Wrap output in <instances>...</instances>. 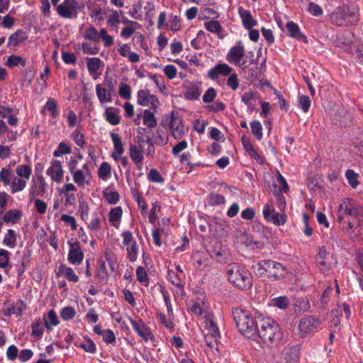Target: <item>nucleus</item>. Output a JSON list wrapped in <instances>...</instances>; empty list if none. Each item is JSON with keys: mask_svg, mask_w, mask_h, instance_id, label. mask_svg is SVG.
<instances>
[{"mask_svg": "<svg viewBox=\"0 0 363 363\" xmlns=\"http://www.w3.org/2000/svg\"><path fill=\"white\" fill-rule=\"evenodd\" d=\"M340 228L350 238L359 240L363 235V207L354 199L344 198L337 211Z\"/></svg>", "mask_w": 363, "mask_h": 363, "instance_id": "f257e3e1", "label": "nucleus"}, {"mask_svg": "<svg viewBox=\"0 0 363 363\" xmlns=\"http://www.w3.org/2000/svg\"><path fill=\"white\" fill-rule=\"evenodd\" d=\"M32 167L28 164H18L12 169L9 167L0 169V183L8 189L11 194L25 190L32 175Z\"/></svg>", "mask_w": 363, "mask_h": 363, "instance_id": "f03ea898", "label": "nucleus"}, {"mask_svg": "<svg viewBox=\"0 0 363 363\" xmlns=\"http://www.w3.org/2000/svg\"><path fill=\"white\" fill-rule=\"evenodd\" d=\"M228 280L236 288L242 291L251 289L253 279L250 272L243 265L231 263L227 266Z\"/></svg>", "mask_w": 363, "mask_h": 363, "instance_id": "7ed1b4c3", "label": "nucleus"}, {"mask_svg": "<svg viewBox=\"0 0 363 363\" xmlns=\"http://www.w3.org/2000/svg\"><path fill=\"white\" fill-rule=\"evenodd\" d=\"M264 343L273 344L281 338L280 328L273 319L263 318L257 321L256 333Z\"/></svg>", "mask_w": 363, "mask_h": 363, "instance_id": "20e7f679", "label": "nucleus"}, {"mask_svg": "<svg viewBox=\"0 0 363 363\" xmlns=\"http://www.w3.org/2000/svg\"><path fill=\"white\" fill-rule=\"evenodd\" d=\"M233 315L239 332L247 337H252L256 334L257 321L251 313L244 309H233Z\"/></svg>", "mask_w": 363, "mask_h": 363, "instance_id": "39448f33", "label": "nucleus"}, {"mask_svg": "<svg viewBox=\"0 0 363 363\" xmlns=\"http://www.w3.org/2000/svg\"><path fill=\"white\" fill-rule=\"evenodd\" d=\"M122 239L121 248L125 253V258L131 263L135 262L140 254V245L133 233L125 230L121 233Z\"/></svg>", "mask_w": 363, "mask_h": 363, "instance_id": "423d86ee", "label": "nucleus"}, {"mask_svg": "<svg viewBox=\"0 0 363 363\" xmlns=\"http://www.w3.org/2000/svg\"><path fill=\"white\" fill-rule=\"evenodd\" d=\"M110 136L113 145V150L111 152V157L115 162H120L123 167H127L129 165L128 158L127 156L122 157L125 152V148L121 136L114 132H111Z\"/></svg>", "mask_w": 363, "mask_h": 363, "instance_id": "0eeeda50", "label": "nucleus"}, {"mask_svg": "<svg viewBox=\"0 0 363 363\" xmlns=\"http://www.w3.org/2000/svg\"><path fill=\"white\" fill-rule=\"evenodd\" d=\"M74 184L79 188H84L85 186H90L92 180V172L90 169L89 163H85L74 172L72 171L70 174Z\"/></svg>", "mask_w": 363, "mask_h": 363, "instance_id": "6e6552de", "label": "nucleus"}, {"mask_svg": "<svg viewBox=\"0 0 363 363\" xmlns=\"http://www.w3.org/2000/svg\"><path fill=\"white\" fill-rule=\"evenodd\" d=\"M245 50L243 43L241 40H238L235 45H233L226 55V60L231 65L243 67L246 63V60L241 62L245 56Z\"/></svg>", "mask_w": 363, "mask_h": 363, "instance_id": "1a4fd4ad", "label": "nucleus"}, {"mask_svg": "<svg viewBox=\"0 0 363 363\" xmlns=\"http://www.w3.org/2000/svg\"><path fill=\"white\" fill-rule=\"evenodd\" d=\"M171 135L176 140H179L186 133L183 120L178 113L172 112L168 123Z\"/></svg>", "mask_w": 363, "mask_h": 363, "instance_id": "9d476101", "label": "nucleus"}, {"mask_svg": "<svg viewBox=\"0 0 363 363\" xmlns=\"http://www.w3.org/2000/svg\"><path fill=\"white\" fill-rule=\"evenodd\" d=\"M79 4L77 0H64L57 5L56 11L63 18H74L77 16Z\"/></svg>", "mask_w": 363, "mask_h": 363, "instance_id": "9b49d317", "label": "nucleus"}, {"mask_svg": "<svg viewBox=\"0 0 363 363\" xmlns=\"http://www.w3.org/2000/svg\"><path fill=\"white\" fill-rule=\"evenodd\" d=\"M264 219L269 223L277 225H281L286 223V216L285 214L279 213L275 211L272 201L267 202L262 210Z\"/></svg>", "mask_w": 363, "mask_h": 363, "instance_id": "f8f14e48", "label": "nucleus"}, {"mask_svg": "<svg viewBox=\"0 0 363 363\" xmlns=\"http://www.w3.org/2000/svg\"><path fill=\"white\" fill-rule=\"evenodd\" d=\"M263 264H264L265 269L267 268L268 276L276 280L284 279L288 274L286 267L279 262L267 259V262L263 263Z\"/></svg>", "mask_w": 363, "mask_h": 363, "instance_id": "ddd939ff", "label": "nucleus"}, {"mask_svg": "<svg viewBox=\"0 0 363 363\" xmlns=\"http://www.w3.org/2000/svg\"><path fill=\"white\" fill-rule=\"evenodd\" d=\"M138 103L143 106H150V109L157 111L160 101L156 95L152 94L148 89H141L138 91Z\"/></svg>", "mask_w": 363, "mask_h": 363, "instance_id": "4468645a", "label": "nucleus"}, {"mask_svg": "<svg viewBox=\"0 0 363 363\" xmlns=\"http://www.w3.org/2000/svg\"><path fill=\"white\" fill-rule=\"evenodd\" d=\"M69 252L67 255V261L72 265L78 266L83 262L84 254L81 247L80 243L76 240L74 242L68 241Z\"/></svg>", "mask_w": 363, "mask_h": 363, "instance_id": "2eb2a0df", "label": "nucleus"}, {"mask_svg": "<svg viewBox=\"0 0 363 363\" xmlns=\"http://www.w3.org/2000/svg\"><path fill=\"white\" fill-rule=\"evenodd\" d=\"M315 259L320 267V270L323 272H328L331 269L333 257V255L328 251L326 247L322 246L318 248Z\"/></svg>", "mask_w": 363, "mask_h": 363, "instance_id": "dca6fc26", "label": "nucleus"}, {"mask_svg": "<svg viewBox=\"0 0 363 363\" xmlns=\"http://www.w3.org/2000/svg\"><path fill=\"white\" fill-rule=\"evenodd\" d=\"M130 323L132 325L133 330L140 336L143 340L147 342L149 339L154 337L151 329L147 327L144 321L140 318L135 320L132 318H128Z\"/></svg>", "mask_w": 363, "mask_h": 363, "instance_id": "f3484780", "label": "nucleus"}, {"mask_svg": "<svg viewBox=\"0 0 363 363\" xmlns=\"http://www.w3.org/2000/svg\"><path fill=\"white\" fill-rule=\"evenodd\" d=\"M350 17L355 18L354 13H351L349 8L338 9L331 14V21L339 26H347L352 21Z\"/></svg>", "mask_w": 363, "mask_h": 363, "instance_id": "a211bd4d", "label": "nucleus"}, {"mask_svg": "<svg viewBox=\"0 0 363 363\" xmlns=\"http://www.w3.org/2000/svg\"><path fill=\"white\" fill-rule=\"evenodd\" d=\"M64 174L62 162L57 160H52L50 162V166L46 170V174L57 184H60L62 182Z\"/></svg>", "mask_w": 363, "mask_h": 363, "instance_id": "6ab92c4d", "label": "nucleus"}, {"mask_svg": "<svg viewBox=\"0 0 363 363\" xmlns=\"http://www.w3.org/2000/svg\"><path fill=\"white\" fill-rule=\"evenodd\" d=\"M286 35L298 41H301L305 44L308 43V40L305 34H303L301 29L299 26L292 21H288L285 26V30Z\"/></svg>", "mask_w": 363, "mask_h": 363, "instance_id": "aec40b11", "label": "nucleus"}, {"mask_svg": "<svg viewBox=\"0 0 363 363\" xmlns=\"http://www.w3.org/2000/svg\"><path fill=\"white\" fill-rule=\"evenodd\" d=\"M320 324V320L313 316L303 317L299 321V331L302 335L311 333L316 330Z\"/></svg>", "mask_w": 363, "mask_h": 363, "instance_id": "412c9836", "label": "nucleus"}, {"mask_svg": "<svg viewBox=\"0 0 363 363\" xmlns=\"http://www.w3.org/2000/svg\"><path fill=\"white\" fill-rule=\"evenodd\" d=\"M233 69L226 63H219L211 68L207 77L211 80H216L220 76L227 77L230 74Z\"/></svg>", "mask_w": 363, "mask_h": 363, "instance_id": "4be33fe9", "label": "nucleus"}, {"mask_svg": "<svg viewBox=\"0 0 363 363\" xmlns=\"http://www.w3.org/2000/svg\"><path fill=\"white\" fill-rule=\"evenodd\" d=\"M238 13L241 19L242 24L246 30H250V28L257 25V21L253 17L250 11L240 6L238 9Z\"/></svg>", "mask_w": 363, "mask_h": 363, "instance_id": "5701e85b", "label": "nucleus"}, {"mask_svg": "<svg viewBox=\"0 0 363 363\" xmlns=\"http://www.w3.org/2000/svg\"><path fill=\"white\" fill-rule=\"evenodd\" d=\"M86 65L89 74L92 78L94 80L99 79L101 75V72H99V70L100 67L104 66L103 61L99 57L88 58Z\"/></svg>", "mask_w": 363, "mask_h": 363, "instance_id": "b1692460", "label": "nucleus"}, {"mask_svg": "<svg viewBox=\"0 0 363 363\" xmlns=\"http://www.w3.org/2000/svg\"><path fill=\"white\" fill-rule=\"evenodd\" d=\"M61 276L64 277L69 282L77 283L79 280V278L74 270L72 267L64 264L59 266L58 271L57 272V277H59Z\"/></svg>", "mask_w": 363, "mask_h": 363, "instance_id": "393cba45", "label": "nucleus"}, {"mask_svg": "<svg viewBox=\"0 0 363 363\" xmlns=\"http://www.w3.org/2000/svg\"><path fill=\"white\" fill-rule=\"evenodd\" d=\"M144 140L139 142V146L135 144H130L129 147V155L132 162L134 164L143 163L144 160L142 143Z\"/></svg>", "mask_w": 363, "mask_h": 363, "instance_id": "a878e982", "label": "nucleus"}, {"mask_svg": "<svg viewBox=\"0 0 363 363\" xmlns=\"http://www.w3.org/2000/svg\"><path fill=\"white\" fill-rule=\"evenodd\" d=\"M123 211L121 206L111 208L108 213V222L110 225L116 229L120 228Z\"/></svg>", "mask_w": 363, "mask_h": 363, "instance_id": "bb28decb", "label": "nucleus"}, {"mask_svg": "<svg viewBox=\"0 0 363 363\" xmlns=\"http://www.w3.org/2000/svg\"><path fill=\"white\" fill-rule=\"evenodd\" d=\"M102 193L104 199L110 205H115L120 200L119 193L115 189L113 184H111L108 187L105 188Z\"/></svg>", "mask_w": 363, "mask_h": 363, "instance_id": "cd10ccee", "label": "nucleus"}, {"mask_svg": "<svg viewBox=\"0 0 363 363\" xmlns=\"http://www.w3.org/2000/svg\"><path fill=\"white\" fill-rule=\"evenodd\" d=\"M119 55L123 57H126L131 63L138 62L140 60V55L132 52L130 46L128 44H123L118 50Z\"/></svg>", "mask_w": 363, "mask_h": 363, "instance_id": "c85d7f7f", "label": "nucleus"}, {"mask_svg": "<svg viewBox=\"0 0 363 363\" xmlns=\"http://www.w3.org/2000/svg\"><path fill=\"white\" fill-rule=\"evenodd\" d=\"M96 94L99 102L102 105L106 103L112 102L113 96L115 95L99 84H96Z\"/></svg>", "mask_w": 363, "mask_h": 363, "instance_id": "c756f323", "label": "nucleus"}, {"mask_svg": "<svg viewBox=\"0 0 363 363\" xmlns=\"http://www.w3.org/2000/svg\"><path fill=\"white\" fill-rule=\"evenodd\" d=\"M28 38L26 33L21 30L18 29L15 33L11 34L8 39V47H16L20 43H23Z\"/></svg>", "mask_w": 363, "mask_h": 363, "instance_id": "7c9ffc66", "label": "nucleus"}, {"mask_svg": "<svg viewBox=\"0 0 363 363\" xmlns=\"http://www.w3.org/2000/svg\"><path fill=\"white\" fill-rule=\"evenodd\" d=\"M119 110L115 107H106L104 117L108 123L112 125H116L120 123L121 116Z\"/></svg>", "mask_w": 363, "mask_h": 363, "instance_id": "2f4dec72", "label": "nucleus"}, {"mask_svg": "<svg viewBox=\"0 0 363 363\" xmlns=\"http://www.w3.org/2000/svg\"><path fill=\"white\" fill-rule=\"evenodd\" d=\"M205 329L207 330V334L213 335L214 337H220V334L217 324L213 320L212 314H207L205 315Z\"/></svg>", "mask_w": 363, "mask_h": 363, "instance_id": "473e14b6", "label": "nucleus"}, {"mask_svg": "<svg viewBox=\"0 0 363 363\" xmlns=\"http://www.w3.org/2000/svg\"><path fill=\"white\" fill-rule=\"evenodd\" d=\"M157 111H152L151 109H145L142 113L143 123L144 125L154 128L157 125V119L155 116V113Z\"/></svg>", "mask_w": 363, "mask_h": 363, "instance_id": "72a5a7b5", "label": "nucleus"}, {"mask_svg": "<svg viewBox=\"0 0 363 363\" xmlns=\"http://www.w3.org/2000/svg\"><path fill=\"white\" fill-rule=\"evenodd\" d=\"M43 322L45 327L48 331H51L52 327L57 326L60 323L57 313L54 309L48 311L47 316H43Z\"/></svg>", "mask_w": 363, "mask_h": 363, "instance_id": "f704fd0d", "label": "nucleus"}, {"mask_svg": "<svg viewBox=\"0 0 363 363\" xmlns=\"http://www.w3.org/2000/svg\"><path fill=\"white\" fill-rule=\"evenodd\" d=\"M205 28L213 33H216L219 38L223 39L225 35L223 33V27L218 21H208L204 23Z\"/></svg>", "mask_w": 363, "mask_h": 363, "instance_id": "c9c22d12", "label": "nucleus"}, {"mask_svg": "<svg viewBox=\"0 0 363 363\" xmlns=\"http://www.w3.org/2000/svg\"><path fill=\"white\" fill-rule=\"evenodd\" d=\"M82 37L86 40H89L93 43H99V31L94 26L89 25L84 30Z\"/></svg>", "mask_w": 363, "mask_h": 363, "instance_id": "e433bc0d", "label": "nucleus"}, {"mask_svg": "<svg viewBox=\"0 0 363 363\" xmlns=\"http://www.w3.org/2000/svg\"><path fill=\"white\" fill-rule=\"evenodd\" d=\"M111 165L107 162H103L98 168L97 176L99 179L106 182L111 177Z\"/></svg>", "mask_w": 363, "mask_h": 363, "instance_id": "4c0bfd02", "label": "nucleus"}, {"mask_svg": "<svg viewBox=\"0 0 363 363\" xmlns=\"http://www.w3.org/2000/svg\"><path fill=\"white\" fill-rule=\"evenodd\" d=\"M201 94L200 86L196 84H191L186 86L184 91V97L188 100H197Z\"/></svg>", "mask_w": 363, "mask_h": 363, "instance_id": "58836bf2", "label": "nucleus"}, {"mask_svg": "<svg viewBox=\"0 0 363 363\" xmlns=\"http://www.w3.org/2000/svg\"><path fill=\"white\" fill-rule=\"evenodd\" d=\"M2 243L11 249L15 248L17 245V233L13 229H9L4 235Z\"/></svg>", "mask_w": 363, "mask_h": 363, "instance_id": "ea45409f", "label": "nucleus"}, {"mask_svg": "<svg viewBox=\"0 0 363 363\" xmlns=\"http://www.w3.org/2000/svg\"><path fill=\"white\" fill-rule=\"evenodd\" d=\"M184 276L180 275L178 272H175L173 269L167 270V279L171 282L172 284L177 286L179 289H184V284L182 282V279H184Z\"/></svg>", "mask_w": 363, "mask_h": 363, "instance_id": "a19ab883", "label": "nucleus"}, {"mask_svg": "<svg viewBox=\"0 0 363 363\" xmlns=\"http://www.w3.org/2000/svg\"><path fill=\"white\" fill-rule=\"evenodd\" d=\"M88 9L90 11V16L95 20H104L105 12L99 4L94 2L88 5Z\"/></svg>", "mask_w": 363, "mask_h": 363, "instance_id": "79ce46f5", "label": "nucleus"}, {"mask_svg": "<svg viewBox=\"0 0 363 363\" xmlns=\"http://www.w3.org/2000/svg\"><path fill=\"white\" fill-rule=\"evenodd\" d=\"M23 216L22 211L18 209H12L6 211L3 216V220L5 223L15 224Z\"/></svg>", "mask_w": 363, "mask_h": 363, "instance_id": "37998d69", "label": "nucleus"}, {"mask_svg": "<svg viewBox=\"0 0 363 363\" xmlns=\"http://www.w3.org/2000/svg\"><path fill=\"white\" fill-rule=\"evenodd\" d=\"M4 135H6L7 139L5 140L8 142L15 141L17 138V132L10 130L5 121L0 119V138Z\"/></svg>", "mask_w": 363, "mask_h": 363, "instance_id": "c03bdc74", "label": "nucleus"}, {"mask_svg": "<svg viewBox=\"0 0 363 363\" xmlns=\"http://www.w3.org/2000/svg\"><path fill=\"white\" fill-rule=\"evenodd\" d=\"M87 228L93 231H98L101 228V218L100 213L95 211L91 213V219L87 223Z\"/></svg>", "mask_w": 363, "mask_h": 363, "instance_id": "a18cd8bd", "label": "nucleus"}, {"mask_svg": "<svg viewBox=\"0 0 363 363\" xmlns=\"http://www.w3.org/2000/svg\"><path fill=\"white\" fill-rule=\"evenodd\" d=\"M123 14L121 10H111V13L107 18L106 23L110 27H117L121 23V16Z\"/></svg>", "mask_w": 363, "mask_h": 363, "instance_id": "49530a36", "label": "nucleus"}, {"mask_svg": "<svg viewBox=\"0 0 363 363\" xmlns=\"http://www.w3.org/2000/svg\"><path fill=\"white\" fill-rule=\"evenodd\" d=\"M32 335L37 338H41L44 333L45 324L43 320L35 318L32 323Z\"/></svg>", "mask_w": 363, "mask_h": 363, "instance_id": "de8ad7c7", "label": "nucleus"}, {"mask_svg": "<svg viewBox=\"0 0 363 363\" xmlns=\"http://www.w3.org/2000/svg\"><path fill=\"white\" fill-rule=\"evenodd\" d=\"M84 341L79 344L75 343V346L82 348L85 352L94 354L96 352V346L91 338L88 336H84Z\"/></svg>", "mask_w": 363, "mask_h": 363, "instance_id": "09e8293b", "label": "nucleus"}, {"mask_svg": "<svg viewBox=\"0 0 363 363\" xmlns=\"http://www.w3.org/2000/svg\"><path fill=\"white\" fill-rule=\"evenodd\" d=\"M97 43L93 42H83L81 44V48L84 54L94 55L99 53V48L96 45Z\"/></svg>", "mask_w": 363, "mask_h": 363, "instance_id": "8fccbe9b", "label": "nucleus"}, {"mask_svg": "<svg viewBox=\"0 0 363 363\" xmlns=\"http://www.w3.org/2000/svg\"><path fill=\"white\" fill-rule=\"evenodd\" d=\"M181 28V20L177 15L171 14L169 16L168 23L166 29L172 31H178Z\"/></svg>", "mask_w": 363, "mask_h": 363, "instance_id": "3c124183", "label": "nucleus"}, {"mask_svg": "<svg viewBox=\"0 0 363 363\" xmlns=\"http://www.w3.org/2000/svg\"><path fill=\"white\" fill-rule=\"evenodd\" d=\"M44 108L50 111L52 118H56L59 114V107L55 99L50 98L47 101Z\"/></svg>", "mask_w": 363, "mask_h": 363, "instance_id": "603ef678", "label": "nucleus"}, {"mask_svg": "<svg viewBox=\"0 0 363 363\" xmlns=\"http://www.w3.org/2000/svg\"><path fill=\"white\" fill-rule=\"evenodd\" d=\"M103 41L105 48H109L113 45V36L109 35L106 28H101L99 30V40Z\"/></svg>", "mask_w": 363, "mask_h": 363, "instance_id": "864d4df0", "label": "nucleus"}, {"mask_svg": "<svg viewBox=\"0 0 363 363\" xmlns=\"http://www.w3.org/2000/svg\"><path fill=\"white\" fill-rule=\"evenodd\" d=\"M135 274L137 280L147 286L149 284V277L146 269L143 267L139 266L136 269Z\"/></svg>", "mask_w": 363, "mask_h": 363, "instance_id": "5fc2aeb1", "label": "nucleus"}, {"mask_svg": "<svg viewBox=\"0 0 363 363\" xmlns=\"http://www.w3.org/2000/svg\"><path fill=\"white\" fill-rule=\"evenodd\" d=\"M96 275L99 281H106L108 279V274L104 262H101L96 270Z\"/></svg>", "mask_w": 363, "mask_h": 363, "instance_id": "6e6d98bb", "label": "nucleus"}, {"mask_svg": "<svg viewBox=\"0 0 363 363\" xmlns=\"http://www.w3.org/2000/svg\"><path fill=\"white\" fill-rule=\"evenodd\" d=\"M133 197L136 201L138 208L140 210L141 213H147V204L143 196V194L140 192H135L133 194Z\"/></svg>", "mask_w": 363, "mask_h": 363, "instance_id": "4d7b16f0", "label": "nucleus"}, {"mask_svg": "<svg viewBox=\"0 0 363 363\" xmlns=\"http://www.w3.org/2000/svg\"><path fill=\"white\" fill-rule=\"evenodd\" d=\"M70 137L77 146L83 147L85 145L86 141L84 135L78 128L75 129L72 133Z\"/></svg>", "mask_w": 363, "mask_h": 363, "instance_id": "13d9d810", "label": "nucleus"}, {"mask_svg": "<svg viewBox=\"0 0 363 363\" xmlns=\"http://www.w3.org/2000/svg\"><path fill=\"white\" fill-rule=\"evenodd\" d=\"M250 128L252 133L255 136L257 140H260L262 138V126L259 121H252L250 123Z\"/></svg>", "mask_w": 363, "mask_h": 363, "instance_id": "bf43d9fd", "label": "nucleus"}, {"mask_svg": "<svg viewBox=\"0 0 363 363\" xmlns=\"http://www.w3.org/2000/svg\"><path fill=\"white\" fill-rule=\"evenodd\" d=\"M226 84L228 88H230L232 91H236L240 84V80L238 79V74L236 73H230L228 75V78L227 79Z\"/></svg>", "mask_w": 363, "mask_h": 363, "instance_id": "052dcab7", "label": "nucleus"}, {"mask_svg": "<svg viewBox=\"0 0 363 363\" xmlns=\"http://www.w3.org/2000/svg\"><path fill=\"white\" fill-rule=\"evenodd\" d=\"M208 202L211 206H218L225 203V197L216 193H211L208 196Z\"/></svg>", "mask_w": 363, "mask_h": 363, "instance_id": "680f3d73", "label": "nucleus"}, {"mask_svg": "<svg viewBox=\"0 0 363 363\" xmlns=\"http://www.w3.org/2000/svg\"><path fill=\"white\" fill-rule=\"evenodd\" d=\"M174 317H169V318H167L165 314L159 313L157 314V320L160 323H162L164 325L165 328H167L169 330H173L174 329V323L172 320Z\"/></svg>", "mask_w": 363, "mask_h": 363, "instance_id": "e2e57ef3", "label": "nucleus"}, {"mask_svg": "<svg viewBox=\"0 0 363 363\" xmlns=\"http://www.w3.org/2000/svg\"><path fill=\"white\" fill-rule=\"evenodd\" d=\"M71 147L64 142L59 143L57 149L53 152V155L55 157H59L63 155L71 153Z\"/></svg>", "mask_w": 363, "mask_h": 363, "instance_id": "0e129e2a", "label": "nucleus"}, {"mask_svg": "<svg viewBox=\"0 0 363 363\" xmlns=\"http://www.w3.org/2000/svg\"><path fill=\"white\" fill-rule=\"evenodd\" d=\"M147 179L150 182L154 183H164V179L160 172L156 169H151L147 174Z\"/></svg>", "mask_w": 363, "mask_h": 363, "instance_id": "69168bd1", "label": "nucleus"}, {"mask_svg": "<svg viewBox=\"0 0 363 363\" xmlns=\"http://www.w3.org/2000/svg\"><path fill=\"white\" fill-rule=\"evenodd\" d=\"M76 315L75 309L72 306H66L62 308L60 316L64 320H69L74 318Z\"/></svg>", "mask_w": 363, "mask_h": 363, "instance_id": "338daca9", "label": "nucleus"}, {"mask_svg": "<svg viewBox=\"0 0 363 363\" xmlns=\"http://www.w3.org/2000/svg\"><path fill=\"white\" fill-rule=\"evenodd\" d=\"M285 359L287 363H296L299 359V352L297 348H291L286 354Z\"/></svg>", "mask_w": 363, "mask_h": 363, "instance_id": "774afa93", "label": "nucleus"}]
</instances>
